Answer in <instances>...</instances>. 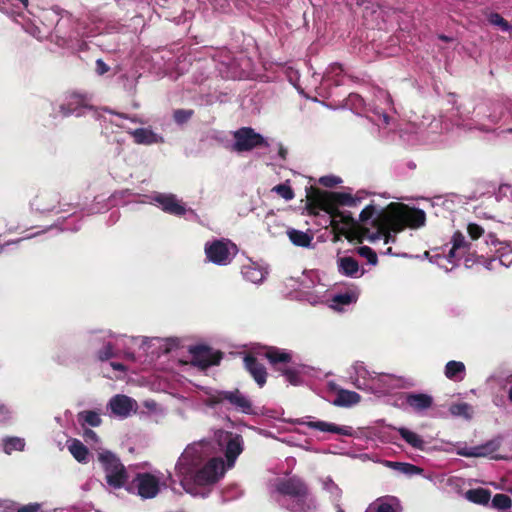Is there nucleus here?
<instances>
[{
  "label": "nucleus",
  "instance_id": "aec40b11",
  "mask_svg": "<svg viewBox=\"0 0 512 512\" xmlns=\"http://www.w3.org/2000/svg\"><path fill=\"white\" fill-rule=\"evenodd\" d=\"M191 362L193 365L205 369L208 366L218 364L220 355L205 346H196L190 349Z\"/></svg>",
  "mask_w": 512,
  "mask_h": 512
},
{
  "label": "nucleus",
  "instance_id": "dca6fc26",
  "mask_svg": "<svg viewBox=\"0 0 512 512\" xmlns=\"http://www.w3.org/2000/svg\"><path fill=\"white\" fill-rule=\"evenodd\" d=\"M402 387H404V380L401 377L393 374L375 373L369 392L380 396Z\"/></svg>",
  "mask_w": 512,
  "mask_h": 512
},
{
  "label": "nucleus",
  "instance_id": "ea45409f",
  "mask_svg": "<svg viewBox=\"0 0 512 512\" xmlns=\"http://www.w3.org/2000/svg\"><path fill=\"white\" fill-rule=\"evenodd\" d=\"M457 128L463 132H472L474 130H478L481 132H488L489 129L484 125L480 124L474 119H463L457 124Z\"/></svg>",
  "mask_w": 512,
  "mask_h": 512
},
{
  "label": "nucleus",
  "instance_id": "603ef678",
  "mask_svg": "<svg viewBox=\"0 0 512 512\" xmlns=\"http://www.w3.org/2000/svg\"><path fill=\"white\" fill-rule=\"evenodd\" d=\"M467 231L469 236L474 240L481 237L484 233L483 228L475 223H470L467 227Z\"/></svg>",
  "mask_w": 512,
  "mask_h": 512
},
{
  "label": "nucleus",
  "instance_id": "412c9836",
  "mask_svg": "<svg viewBox=\"0 0 512 512\" xmlns=\"http://www.w3.org/2000/svg\"><path fill=\"white\" fill-rule=\"evenodd\" d=\"M0 512H64V510L44 507L39 503L20 504L11 500H0Z\"/></svg>",
  "mask_w": 512,
  "mask_h": 512
},
{
  "label": "nucleus",
  "instance_id": "393cba45",
  "mask_svg": "<svg viewBox=\"0 0 512 512\" xmlns=\"http://www.w3.org/2000/svg\"><path fill=\"white\" fill-rule=\"evenodd\" d=\"M358 297L359 293L354 289L338 294H332L330 292V300L326 304L333 310L342 311L345 306L355 303Z\"/></svg>",
  "mask_w": 512,
  "mask_h": 512
},
{
  "label": "nucleus",
  "instance_id": "13d9d810",
  "mask_svg": "<svg viewBox=\"0 0 512 512\" xmlns=\"http://www.w3.org/2000/svg\"><path fill=\"white\" fill-rule=\"evenodd\" d=\"M110 366L114 369V370H117V371H124L125 370V367L120 364V363H115V362H111L110 363Z\"/></svg>",
  "mask_w": 512,
  "mask_h": 512
},
{
  "label": "nucleus",
  "instance_id": "ddd939ff",
  "mask_svg": "<svg viewBox=\"0 0 512 512\" xmlns=\"http://www.w3.org/2000/svg\"><path fill=\"white\" fill-rule=\"evenodd\" d=\"M392 100L390 95L381 89H378L375 94V101L369 105L368 111L372 112V116H369L371 121L378 126H387L389 118L387 110L391 107Z\"/></svg>",
  "mask_w": 512,
  "mask_h": 512
},
{
  "label": "nucleus",
  "instance_id": "a878e982",
  "mask_svg": "<svg viewBox=\"0 0 512 512\" xmlns=\"http://www.w3.org/2000/svg\"><path fill=\"white\" fill-rule=\"evenodd\" d=\"M241 273L247 281L259 284L266 278L268 271L266 267L259 263L249 261L247 264L242 266Z\"/></svg>",
  "mask_w": 512,
  "mask_h": 512
},
{
  "label": "nucleus",
  "instance_id": "c03bdc74",
  "mask_svg": "<svg viewBox=\"0 0 512 512\" xmlns=\"http://www.w3.org/2000/svg\"><path fill=\"white\" fill-rule=\"evenodd\" d=\"M23 20L24 22H21L20 20L16 19V21L23 26L26 32L37 39H42L44 37V33L39 26L29 20L26 21L24 18Z\"/></svg>",
  "mask_w": 512,
  "mask_h": 512
},
{
  "label": "nucleus",
  "instance_id": "2eb2a0df",
  "mask_svg": "<svg viewBox=\"0 0 512 512\" xmlns=\"http://www.w3.org/2000/svg\"><path fill=\"white\" fill-rule=\"evenodd\" d=\"M298 425H304L311 429L325 433H334L343 436H353L354 430L351 426H340L331 422L322 420H314L313 417L307 416L293 421Z\"/></svg>",
  "mask_w": 512,
  "mask_h": 512
},
{
  "label": "nucleus",
  "instance_id": "7c9ffc66",
  "mask_svg": "<svg viewBox=\"0 0 512 512\" xmlns=\"http://www.w3.org/2000/svg\"><path fill=\"white\" fill-rule=\"evenodd\" d=\"M361 396L354 391L341 389L337 392L333 404L339 407H350L360 402Z\"/></svg>",
  "mask_w": 512,
  "mask_h": 512
},
{
  "label": "nucleus",
  "instance_id": "6e6552de",
  "mask_svg": "<svg viewBox=\"0 0 512 512\" xmlns=\"http://www.w3.org/2000/svg\"><path fill=\"white\" fill-rule=\"evenodd\" d=\"M98 460L104 470L107 485L112 489L124 487L127 482V473L119 458L108 450H102L98 454Z\"/></svg>",
  "mask_w": 512,
  "mask_h": 512
},
{
  "label": "nucleus",
  "instance_id": "f257e3e1",
  "mask_svg": "<svg viewBox=\"0 0 512 512\" xmlns=\"http://www.w3.org/2000/svg\"><path fill=\"white\" fill-rule=\"evenodd\" d=\"M367 193L358 191L352 195L348 192H331L321 195L318 199L319 210L325 212V227L343 235L364 229L361 237L371 242L383 239L384 243L394 242L395 235L406 226L418 228L425 223V213L422 210L409 208L399 203H391L386 208L374 204L367 205L356 220L350 213L341 211L339 206L358 207Z\"/></svg>",
  "mask_w": 512,
  "mask_h": 512
},
{
  "label": "nucleus",
  "instance_id": "4d7b16f0",
  "mask_svg": "<svg viewBox=\"0 0 512 512\" xmlns=\"http://www.w3.org/2000/svg\"><path fill=\"white\" fill-rule=\"evenodd\" d=\"M9 410L2 404H0V421H5L8 418Z\"/></svg>",
  "mask_w": 512,
  "mask_h": 512
},
{
  "label": "nucleus",
  "instance_id": "774afa93",
  "mask_svg": "<svg viewBox=\"0 0 512 512\" xmlns=\"http://www.w3.org/2000/svg\"><path fill=\"white\" fill-rule=\"evenodd\" d=\"M509 399L512 402V387L509 389Z\"/></svg>",
  "mask_w": 512,
  "mask_h": 512
},
{
  "label": "nucleus",
  "instance_id": "39448f33",
  "mask_svg": "<svg viewBox=\"0 0 512 512\" xmlns=\"http://www.w3.org/2000/svg\"><path fill=\"white\" fill-rule=\"evenodd\" d=\"M165 487L164 474L159 470H154L137 473L133 480L127 484L126 490L140 496L142 499H152Z\"/></svg>",
  "mask_w": 512,
  "mask_h": 512
},
{
  "label": "nucleus",
  "instance_id": "9d476101",
  "mask_svg": "<svg viewBox=\"0 0 512 512\" xmlns=\"http://www.w3.org/2000/svg\"><path fill=\"white\" fill-rule=\"evenodd\" d=\"M469 250L470 243L466 241L462 233L456 232L452 237V248L450 249L448 256L446 257L437 254L430 260L435 262L445 271H449L456 265L457 261L464 258L469 253Z\"/></svg>",
  "mask_w": 512,
  "mask_h": 512
},
{
  "label": "nucleus",
  "instance_id": "4c0bfd02",
  "mask_svg": "<svg viewBox=\"0 0 512 512\" xmlns=\"http://www.w3.org/2000/svg\"><path fill=\"white\" fill-rule=\"evenodd\" d=\"M449 411L453 416L463 417L467 420L471 419L473 414L472 406L464 402L452 404Z\"/></svg>",
  "mask_w": 512,
  "mask_h": 512
},
{
  "label": "nucleus",
  "instance_id": "69168bd1",
  "mask_svg": "<svg viewBox=\"0 0 512 512\" xmlns=\"http://www.w3.org/2000/svg\"><path fill=\"white\" fill-rule=\"evenodd\" d=\"M292 74L296 77L297 76V71H292L291 74L289 75V80L292 81L293 80V76Z\"/></svg>",
  "mask_w": 512,
  "mask_h": 512
},
{
  "label": "nucleus",
  "instance_id": "37998d69",
  "mask_svg": "<svg viewBox=\"0 0 512 512\" xmlns=\"http://www.w3.org/2000/svg\"><path fill=\"white\" fill-rule=\"evenodd\" d=\"M492 506L497 510H507L512 506V500L505 494H496L492 498Z\"/></svg>",
  "mask_w": 512,
  "mask_h": 512
},
{
  "label": "nucleus",
  "instance_id": "72a5a7b5",
  "mask_svg": "<svg viewBox=\"0 0 512 512\" xmlns=\"http://www.w3.org/2000/svg\"><path fill=\"white\" fill-rule=\"evenodd\" d=\"M28 5V0H0V10L3 13L21 16V11Z\"/></svg>",
  "mask_w": 512,
  "mask_h": 512
},
{
  "label": "nucleus",
  "instance_id": "0eeeda50",
  "mask_svg": "<svg viewBox=\"0 0 512 512\" xmlns=\"http://www.w3.org/2000/svg\"><path fill=\"white\" fill-rule=\"evenodd\" d=\"M206 399L204 400L205 404L208 406H215L217 404H221L223 402H228L235 410L244 413V414H252L253 406L250 399L245 396L238 389L231 391H219L213 389H207L205 391Z\"/></svg>",
  "mask_w": 512,
  "mask_h": 512
},
{
  "label": "nucleus",
  "instance_id": "338daca9",
  "mask_svg": "<svg viewBox=\"0 0 512 512\" xmlns=\"http://www.w3.org/2000/svg\"><path fill=\"white\" fill-rule=\"evenodd\" d=\"M131 121H133V122H139V123H141V124L146 123L145 121L140 120V119H137V118H132V119H131Z\"/></svg>",
  "mask_w": 512,
  "mask_h": 512
},
{
  "label": "nucleus",
  "instance_id": "2f4dec72",
  "mask_svg": "<svg viewBox=\"0 0 512 512\" xmlns=\"http://www.w3.org/2000/svg\"><path fill=\"white\" fill-rule=\"evenodd\" d=\"M397 432L400 434L402 439L409 444L411 447L418 449V450H424L425 449V441L423 438L417 434L416 432L405 428V427H399L396 428Z\"/></svg>",
  "mask_w": 512,
  "mask_h": 512
},
{
  "label": "nucleus",
  "instance_id": "a211bd4d",
  "mask_svg": "<svg viewBox=\"0 0 512 512\" xmlns=\"http://www.w3.org/2000/svg\"><path fill=\"white\" fill-rule=\"evenodd\" d=\"M284 508L290 512H315L318 508V502L307 486L302 492V496L295 497L285 503Z\"/></svg>",
  "mask_w": 512,
  "mask_h": 512
},
{
  "label": "nucleus",
  "instance_id": "09e8293b",
  "mask_svg": "<svg viewBox=\"0 0 512 512\" xmlns=\"http://www.w3.org/2000/svg\"><path fill=\"white\" fill-rule=\"evenodd\" d=\"M489 21L491 24L499 26L503 31H510V24L499 14L493 13L489 17Z\"/></svg>",
  "mask_w": 512,
  "mask_h": 512
},
{
  "label": "nucleus",
  "instance_id": "bf43d9fd",
  "mask_svg": "<svg viewBox=\"0 0 512 512\" xmlns=\"http://www.w3.org/2000/svg\"><path fill=\"white\" fill-rule=\"evenodd\" d=\"M330 70L338 73L341 71V67L338 64H334L330 67Z\"/></svg>",
  "mask_w": 512,
  "mask_h": 512
},
{
  "label": "nucleus",
  "instance_id": "c85d7f7f",
  "mask_svg": "<svg viewBox=\"0 0 512 512\" xmlns=\"http://www.w3.org/2000/svg\"><path fill=\"white\" fill-rule=\"evenodd\" d=\"M67 448L72 456L80 463L89 462V451L86 446L78 439H68Z\"/></svg>",
  "mask_w": 512,
  "mask_h": 512
},
{
  "label": "nucleus",
  "instance_id": "9b49d317",
  "mask_svg": "<svg viewBox=\"0 0 512 512\" xmlns=\"http://www.w3.org/2000/svg\"><path fill=\"white\" fill-rule=\"evenodd\" d=\"M269 146L267 139L252 128L243 127L234 132L233 150L237 152L250 151L256 147Z\"/></svg>",
  "mask_w": 512,
  "mask_h": 512
},
{
  "label": "nucleus",
  "instance_id": "1a4fd4ad",
  "mask_svg": "<svg viewBox=\"0 0 512 512\" xmlns=\"http://www.w3.org/2000/svg\"><path fill=\"white\" fill-rule=\"evenodd\" d=\"M204 251L209 262L225 266L237 255L238 248L228 239H219L207 242Z\"/></svg>",
  "mask_w": 512,
  "mask_h": 512
},
{
  "label": "nucleus",
  "instance_id": "49530a36",
  "mask_svg": "<svg viewBox=\"0 0 512 512\" xmlns=\"http://www.w3.org/2000/svg\"><path fill=\"white\" fill-rule=\"evenodd\" d=\"M83 437H84V440L86 441V443L89 444L92 449L98 451V453L103 450L100 446L99 437L93 430H91V429L84 430Z\"/></svg>",
  "mask_w": 512,
  "mask_h": 512
},
{
  "label": "nucleus",
  "instance_id": "a19ab883",
  "mask_svg": "<svg viewBox=\"0 0 512 512\" xmlns=\"http://www.w3.org/2000/svg\"><path fill=\"white\" fill-rule=\"evenodd\" d=\"M387 466L399 470L401 473L406 475H415L420 474L422 472L421 468L409 463L387 462Z\"/></svg>",
  "mask_w": 512,
  "mask_h": 512
},
{
  "label": "nucleus",
  "instance_id": "5701e85b",
  "mask_svg": "<svg viewBox=\"0 0 512 512\" xmlns=\"http://www.w3.org/2000/svg\"><path fill=\"white\" fill-rule=\"evenodd\" d=\"M88 108L86 99L83 96L79 94H71L66 98L65 102L60 105V113L63 116H69L72 114L81 116Z\"/></svg>",
  "mask_w": 512,
  "mask_h": 512
},
{
  "label": "nucleus",
  "instance_id": "f3484780",
  "mask_svg": "<svg viewBox=\"0 0 512 512\" xmlns=\"http://www.w3.org/2000/svg\"><path fill=\"white\" fill-rule=\"evenodd\" d=\"M375 372H371L362 362L354 363L349 370V379L358 389L370 391Z\"/></svg>",
  "mask_w": 512,
  "mask_h": 512
},
{
  "label": "nucleus",
  "instance_id": "c9c22d12",
  "mask_svg": "<svg viewBox=\"0 0 512 512\" xmlns=\"http://www.w3.org/2000/svg\"><path fill=\"white\" fill-rule=\"evenodd\" d=\"M445 376L453 381H462L465 377V365L460 361H449L445 366Z\"/></svg>",
  "mask_w": 512,
  "mask_h": 512
},
{
  "label": "nucleus",
  "instance_id": "6e6d98bb",
  "mask_svg": "<svg viewBox=\"0 0 512 512\" xmlns=\"http://www.w3.org/2000/svg\"><path fill=\"white\" fill-rule=\"evenodd\" d=\"M109 71V66L101 59L96 61V72L99 75H103Z\"/></svg>",
  "mask_w": 512,
  "mask_h": 512
},
{
  "label": "nucleus",
  "instance_id": "b1692460",
  "mask_svg": "<svg viewBox=\"0 0 512 512\" xmlns=\"http://www.w3.org/2000/svg\"><path fill=\"white\" fill-rule=\"evenodd\" d=\"M403 403L415 412H422L432 406L433 398L423 393H404L401 395Z\"/></svg>",
  "mask_w": 512,
  "mask_h": 512
},
{
  "label": "nucleus",
  "instance_id": "4be33fe9",
  "mask_svg": "<svg viewBox=\"0 0 512 512\" xmlns=\"http://www.w3.org/2000/svg\"><path fill=\"white\" fill-rule=\"evenodd\" d=\"M440 125V121L433 119L427 125L424 122H421L420 125L416 126L414 123H409L405 128L400 130V136L410 143L418 142V137H415L418 133L424 134L426 130L435 132Z\"/></svg>",
  "mask_w": 512,
  "mask_h": 512
},
{
  "label": "nucleus",
  "instance_id": "6ab92c4d",
  "mask_svg": "<svg viewBox=\"0 0 512 512\" xmlns=\"http://www.w3.org/2000/svg\"><path fill=\"white\" fill-rule=\"evenodd\" d=\"M108 406L111 412L119 418H127L132 413H135L138 408L137 402L126 395L112 397Z\"/></svg>",
  "mask_w": 512,
  "mask_h": 512
},
{
  "label": "nucleus",
  "instance_id": "58836bf2",
  "mask_svg": "<svg viewBox=\"0 0 512 512\" xmlns=\"http://www.w3.org/2000/svg\"><path fill=\"white\" fill-rule=\"evenodd\" d=\"M25 447V440L20 437H8L3 440V450L6 454L14 451H22Z\"/></svg>",
  "mask_w": 512,
  "mask_h": 512
},
{
  "label": "nucleus",
  "instance_id": "3c124183",
  "mask_svg": "<svg viewBox=\"0 0 512 512\" xmlns=\"http://www.w3.org/2000/svg\"><path fill=\"white\" fill-rule=\"evenodd\" d=\"M114 350V345L111 341H109L104 347L103 349H101L99 352H98V358L101 360V361H105L111 357H113L115 354L113 352Z\"/></svg>",
  "mask_w": 512,
  "mask_h": 512
},
{
  "label": "nucleus",
  "instance_id": "423d86ee",
  "mask_svg": "<svg viewBox=\"0 0 512 512\" xmlns=\"http://www.w3.org/2000/svg\"><path fill=\"white\" fill-rule=\"evenodd\" d=\"M307 484L299 477L276 478L268 484V491L271 498L284 508V504L302 496Z\"/></svg>",
  "mask_w": 512,
  "mask_h": 512
},
{
  "label": "nucleus",
  "instance_id": "864d4df0",
  "mask_svg": "<svg viewBox=\"0 0 512 512\" xmlns=\"http://www.w3.org/2000/svg\"><path fill=\"white\" fill-rule=\"evenodd\" d=\"M192 115L190 110H177L174 112V119L177 123L182 124L186 122Z\"/></svg>",
  "mask_w": 512,
  "mask_h": 512
},
{
  "label": "nucleus",
  "instance_id": "cd10ccee",
  "mask_svg": "<svg viewBox=\"0 0 512 512\" xmlns=\"http://www.w3.org/2000/svg\"><path fill=\"white\" fill-rule=\"evenodd\" d=\"M129 133L132 135L135 143L137 144L151 145L163 142V138L153 132L151 129L139 128L132 130Z\"/></svg>",
  "mask_w": 512,
  "mask_h": 512
},
{
  "label": "nucleus",
  "instance_id": "20e7f679",
  "mask_svg": "<svg viewBox=\"0 0 512 512\" xmlns=\"http://www.w3.org/2000/svg\"><path fill=\"white\" fill-rule=\"evenodd\" d=\"M291 286L297 285L301 299L311 305L326 304L330 300V288L320 279L318 272H304L297 280L291 279Z\"/></svg>",
  "mask_w": 512,
  "mask_h": 512
},
{
  "label": "nucleus",
  "instance_id": "e433bc0d",
  "mask_svg": "<svg viewBox=\"0 0 512 512\" xmlns=\"http://www.w3.org/2000/svg\"><path fill=\"white\" fill-rule=\"evenodd\" d=\"M465 498L470 502L485 505L488 504L491 498V493L483 488L470 489L466 491Z\"/></svg>",
  "mask_w": 512,
  "mask_h": 512
},
{
  "label": "nucleus",
  "instance_id": "0e129e2a",
  "mask_svg": "<svg viewBox=\"0 0 512 512\" xmlns=\"http://www.w3.org/2000/svg\"><path fill=\"white\" fill-rule=\"evenodd\" d=\"M336 508V512H344V510L341 508L339 502H332Z\"/></svg>",
  "mask_w": 512,
  "mask_h": 512
},
{
  "label": "nucleus",
  "instance_id": "79ce46f5",
  "mask_svg": "<svg viewBox=\"0 0 512 512\" xmlns=\"http://www.w3.org/2000/svg\"><path fill=\"white\" fill-rule=\"evenodd\" d=\"M78 420L82 424H87L92 427L99 426L101 424L100 415L94 411H83L78 414Z\"/></svg>",
  "mask_w": 512,
  "mask_h": 512
},
{
  "label": "nucleus",
  "instance_id": "e2e57ef3",
  "mask_svg": "<svg viewBox=\"0 0 512 512\" xmlns=\"http://www.w3.org/2000/svg\"><path fill=\"white\" fill-rule=\"evenodd\" d=\"M285 154H286V150L281 145H279V155H280V157L284 158Z\"/></svg>",
  "mask_w": 512,
  "mask_h": 512
},
{
  "label": "nucleus",
  "instance_id": "f03ea898",
  "mask_svg": "<svg viewBox=\"0 0 512 512\" xmlns=\"http://www.w3.org/2000/svg\"><path fill=\"white\" fill-rule=\"evenodd\" d=\"M243 438L236 433L217 430L210 439L188 444L177 458L174 476L189 494L199 488H211L232 469L243 452Z\"/></svg>",
  "mask_w": 512,
  "mask_h": 512
},
{
  "label": "nucleus",
  "instance_id": "8fccbe9b",
  "mask_svg": "<svg viewBox=\"0 0 512 512\" xmlns=\"http://www.w3.org/2000/svg\"><path fill=\"white\" fill-rule=\"evenodd\" d=\"M274 191L277 192L282 198L285 200H291L294 198V193L292 189L284 184L277 185L273 188Z\"/></svg>",
  "mask_w": 512,
  "mask_h": 512
},
{
  "label": "nucleus",
  "instance_id": "5fc2aeb1",
  "mask_svg": "<svg viewBox=\"0 0 512 512\" xmlns=\"http://www.w3.org/2000/svg\"><path fill=\"white\" fill-rule=\"evenodd\" d=\"M319 182L326 187H333L341 182L340 178L335 176L321 177Z\"/></svg>",
  "mask_w": 512,
  "mask_h": 512
},
{
  "label": "nucleus",
  "instance_id": "f8f14e48",
  "mask_svg": "<svg viewBox=\"0 0 512 512\" xmlns=\"http://www.w3.org/2000/svg\"><path fill=\"white\" fill-rule=\"evenodd\" d=\"M456 447V453L463 457H488L492 459L501 458L496 454L500 447V441L498 439L490 440L484 444L469 447L466 443H457L454 445Z\"/></svg>",
  "mask_w": 512,
  "mask_h": 512
},
{
  "label": "nucleus",
  "instance_id": "473e14b6",
  "mask_svg": "<svg viewBox=\"0 0 512 512\" xmlns=\"http://www.w3.org/2000/svg\"><path fill=\"white\" fill-rule=\"evenodd\" d=\"M320 483L322 490L328 494L331 502H340L342 498V489L330 476L321 478Z\"/></svg>",
  "mask_w": 512,
  "mask_h": 512
},
{
  "label": "nucleus",
  "instance_id": "bb28decb",
  "mask_svg": "<svg viewBox=\"0 0 512 512\" xmlns=\"http://www.w3.org/2000/svg\"><path fill=\"white\" fill-rule=\"evenodd\" d=\"M338 271L350 278H359L364 274V271L360 269L358 262L350 257L343 256L337 259Z\"/></svg>",
  "mask_w": 512,
  "mask_h": 512
},
{
  "label": "nucleus",
  "instance_id": "7ed1b4c3",
  "mask_svg": "<svg viewBox=\"0 0 512 512\" xmlns=\"http://www.w3.org/2000/svg\"><path fill=\"white\" fill-rule=\"evenodd\" d=\"M258 357H266L272 365L283 373L290 384L299 385L301 383L298 369L287 367L292 359L291 353L275 347H264L256 353V356L248 354L244 357L246 369L259 386L266 383L267 372L265 367L258 362Z\"/></svg>",
  "mask_w": 512,
  "mask_h": 512
},
{
  "label": "nucleus",
  "instance_id": "f704fd0d",
  "mask_svg": "<svg viewBox=\"0 0 512 512\" xmlns=\"http://www.w3.org/2000/svg\"><path fill=\"white\" fill-rule=\"evenodd\" d=\"M286 234L289 240L299 247H309L313 240V235L294 228H287Z\"/></svg>",
  "mask_w": 512,
  "mask_h": 512
},
{
  "label": "nucleus",
  "instance_id": "052dcab7",
  "mask_svg": "<svg viewBox=\"0 0 512 512\" xmlns=\"http://www.w3.org/2000/svg\"><path fill=\"white\" fill-rule=\"evenodd\" d=\"M94 483V481L92 479H90L84 486H83V489L84 490H89L92 486V484Z\"/></svg>",
  "mask_w": 512,
  "mask_h": 512
},
{
  "label": "nucleus",
  "instance_id": "680f3d73",
  "mask_svg": "<svg viewBox=\"0 0 512 512\" xmlns=\"http://www.w3.org/2000/svg\"><path fill=\"white\" fill-rule=\"evenodd\" d=\"M124 341H125L124 337H115L114 345L118 347L119 342H124Z\"/></svg>",
  "mask_w": 512,
  "mask_h": 512
},
{
  "label": "nucleus",
  "instance_id": "de8ad7c7",
  "mask_svg": "<svg viewBox=\"0 0 512 512\" xmlns=\"http://www.w3.org/2000/svg\"><path fill=\"white\" fill-rule=\"evenodd\" d=\"M357 253L367 259L368 263L371 264V265H376L377 264V255L376 253L368 246H361L357 249Z\"/></svg>",
  "mask_w": 512,
  "mask_h": 512
},
{
  "label": "nucleus",
  "instance_id": "a18cd8bd",
  "mask_svg": "<svg viewBox=\"0 0 512 512\" xmlns=\"http://www.w3.org/2000/svg\"><path fill=\"white\" fill-rule=\"evenodd\" d=\"M346 105L359 113L365 108V101L360 95L352 93L348 96Z\"/></svg>",
  "mask_w": 512,
  "mask_h": 512
},
{
  "label": "nucleus",
  "instance_id": "c756f323",
  "mask_svg": "<svg viewBox=\"0 0 512 512\" xmlns=\"http://www.w3.org/2000/svg\"><path fill=\"white\" fill-rule=\"evenodd\" d=\"M365 512H400V505L395 498L378 499Z\"/></svg>",
  "mask_w": 512,
  "mask_h": 512
},
{
  "label": "nucleus",
  "instance_id": "4468645a",
  "mask_svg": "<svg viewBox=\"0 0 512 512\" xmlns=\"http://www.w3.org/2000/svg\"><path fill=\"white\" fill-rule=\"evenodd\" d=\"M152 202L158 205L164 212L182 216L189 212L193 216H197L192 209H187L183 202L177 198L174 194L156 193L152 196Z\"/></svg>",
  "mask_w": 512,
  "mask_h": 512
}]
</instances>
